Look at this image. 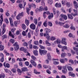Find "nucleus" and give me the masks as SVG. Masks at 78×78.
<instances>
[{
  "mask_svg": "<svg viewBox=\"0 0 78 78\" xmlns=\"http://www.w3.org/2000/svg\"><path fill=\"white\" fill-rule=\"evenodd\" d=\"M73 11H74V12L72 13L71 14H68L67 15L68 18V19H73V17L72 16V15H73V16H74V17L78 15V13L76 10H75V9H73Z\"/></svg>",
  "mask_w": 78,
  "mask_h": 78,
  "instance_id": "f257e3e1",
  "label": "nucleus"
},
{
  "mask_svg": "<svg viewBox=\"0 0 78 78\" xmlns=\"http://www.w3.org/2000/svg\"><path fill=\"white\" fill-rule=\"evenodd\" d=\"M46 31L45 33L44 34V36L45 37L46 36V38L48 41L50 40V35H49V33L51 32V30L48 28H46L45 29Z\"/></svg>",
  "mask_w": 78,
  "mask_h": 78,
  "instance_id": "f03ea898",
  "label": "nucleus"
},
{
  "mask_svg": "<svg viewBox=\"0 0 78 78\" xmlns=\"http://www.w3.org/2000/svg\"><path fill=\"white\" fill-rule=\"evenodd\" d=\"M31 58L33 59L30 60V62L31 64L33 65V66H34V67H36V63L34 61H36V60L37 59V58L34 55H32L31 56Z\"/></svg>",
  "mask_w": 78,
  "mask_h": 78,
  "instance_id": "7ed1b4c3",
  "label": "nucleus"
},
{
  "mask_svg": "<svg viewBox=\"0 0 78 78\" xmlns=\"http://www.w3.org/2000/svg\"><path fill=\"white\" fill-rule=\"evenodd\" d=\"M39 53L41 56L46 55L47 53V51L46 50H42L41 49H39Z\"/></svg>",
  "mask_w": 78,
  "mask_h": 78,
  "instance_id": "20e7f679",
  "label": "nucleus"
},
{
  "mask_svg": "<svg viewBox=\"0 0 78 78\" xmlns=\"http://www.w3.org/2000/svg\"><path fill=\"white\" fill-rule=\"evenodd\" d=\"M13 46H14V48H15V51H17L19 49V45L17 44V43L15 42L14 44H13Z\"/></svg>",
  "mask_w": 78,
  "mask_h": 78,
  "instance_id": "39448f33",
  "label": "nucleus"
},
{
  "mask_svg": "<svg viewBox=\"0 0 78 78\" xmlns=\"http://www.w3.org/2000/svg\"><path fill=\"white\" fill-rule=\"evenodd\" d=\"M62 72L64 74H66L67 73V68H66V66H63L62 68Z\"/></svg>",
  "mask_w": 78,
  "mask_h": 78,
  "instance_id": "423d86ee",
  "label": "nucleus"
},
{
  "mask_svg": "<svg viewBox=\"0 0 78 78\" xmlns=\"http://www.w3.org/2000/svg\"><path fill=\"white\" fill-rule=\"evenodd\" d=\"M6 31V29L5 28H4L3 29V30L2 31V30H1V29L0 28V36H2L5 34V32Z\"/></svg>",
  "mask_w": 78,
  "mask_h": 78,
  "instance_id": "0eeeda50",
  "label": "nucleus"
},
{
  "mask_svg": "<svg viewBox=\"0 0 78 78\" xmlns=\"http://www.w3.org/2000/svg\"><path fill=\"white\" fill-rule=\"evenodd\" d=\"M30 28L32 30H34L36 29V25L33 23H31L30 25Z\"/></svg>",
  "mask_w": 78,
  "mask_h": 78,
  "instance_id": "6e6552de",
  "label": "nucleus"
},
{
  "mask_svg": "<svg viewBox=\"0 0 78 78\" xmlns=\"http://www.w3.org/2000/svg\"><path fill=\"white\" fill-rule=\"evenodd\" d=\"M60 17H61L62 18L64 19V20H67V16L66 15L61 14L60 15Z\"/></svg>",
  "mask_w": 78,
  "mask_h": 78,
  "instance_id": "1a4fd4ad",
  "label": "nucleus"
},
{
  "mask_svg": "<svg viewBox=\"0 0 78 78\" xmlns=\"http://www.w3.org/2000/svg\"><path fill=\"white\" fill-rule=\"evenodd\" d=\"M62 44H64V45H67V42H66V41H66V38H62Z\"/></svg>",
  "mask_w": 78,
  "mask_h": 78,
  "instance_id": "9d476101",
  "label": "nucleus"
},
{
  "mask_svg": "<svg viewBox=\"0 0 78 78\" xmlns=\"http://www.w3.org/2000/svg\"><path fill=\"white\" fill-rule=\"evenodd\" d=\"M20 51H24L25 53H27V49L24 48L23 47H21L20 48Z\"/></svg>",
  "mask_w": 78,
  "mask_h": 78,
  "instance_id": "9b49d317",
  "label": "nucleus"
},
{
  "mask_svg": "<svg viewBox=\"0 0 78 78\" xmlns=\"http://www.w3.org/2000/svg\"><path fill=\"white\" fill-rule=\"evenodd\" d=\"M73 3L74 7L76 9H77V8H78V3H77L76 1H74Z\"/></svg>",
  "mask_w": 78,
  "mask_h": 78,
  "instance_id": "f8f14e48",
  "label": "nucleus"
},
{
  "mask_svg": "<svg viewBox=\"0 0 78 78\" xmlns=\"http://www.w3.org/2000/svg\"><path fill=\"white\" fill-rule=\"evenodd\" d=\"M3 66L4 67H6L7 68H9L10 67V65L9 63H8L6 64V62H4Z\"/></svg>",
  "mask_w": 78,
  "mask_h": 78,
  "instance_id": "ddd939ff",
  "label": "nucleus"
},
{
  "mask_svg": "<svg viewBox=\"0 0 78 78\" xmlns=\"http://www.w3.org/2000/svg\"><path fill=\"white\" fill-rule=\"evenodd\" d=\"M9 20L11 27H14V24H13V21L12 20V19L11 18H9Z\"/></svg>",
  "mask_w": 78,
  "mask_h": 78,
  "instance_id": "4468645a",
  "label": "nucleus"
},
{
  "mask_svg": "<svg viewBox=\"0 0 78 78\" xmlns=\"http://www.w3.org/2000/svg\"><path fill=\"white\" fill-rule=\"evenodd\" d=\"M62 6L61 5V3H56L55 5V6L56 7V8H61Z\"/></svg>",
  "mask_w": 78,
  "mask_h": 78,
  "instance_id": "2eb2a0df",
  "label": "nucleus"
},
{
  "mask_svg": "<svg viewBox=\"0 0 78 78\" xmlns=\"http://www.w3.org/2000/svg\"><path fill=\"white\" fill-rule=\"evenodd\" d=\"M20 16L19 15H18V16H16V19L17 20H19L18 23H20V19H21Z\"/></svg>",
  "mask_w": 78,
  "mask_h": 78,
  "instance_id": "dca6fc26",
  "label": "nucleus"
},
{
  "mask_svg": "<svg viewBox=\"0 0 78 78\" xmlns=\"http://www.w3.org/2000/svg\"><path fill=\"white\" fill-rule=\"evenodd\" d=\"M33 52L35 56H38V50H34L33 51Z\"/></svg>",
  "mask_w": 78,
  "mask_h": 78,
  "instance_id": "f3484780",
  "label": "nucleus"
},
{
  "mask_svg": "<svg viewBox=\"0 0 78 78\" xmlns=\"http://www.w3.org/2000/svg\"><path fill=\"white\" fill-rule=\"evenodd\" d=\"M21 69L23 72H27V67H23L21 68Z\"/></svg>",
  "mask_w": 78,
  "mask_h": 78,
  "instance_id": "a211bd4d",
  "label": "nucleus"
},
{
  "mask_svg": "<svg viewBox=\"0 0 78 78\" xmlns=\"http://www.w3.org/2000/svg\"><path fill=\"white\" fill-rule=\"evenodd\" d=\"M9 35L10 37H11L12 38H14V36L12 34V33L11 31H9Z\"/></svg>",
  "mask_w": 78,
  "mask_h": 78,
  "instance_id": "6ab92c4d",
  "label": "nucleus"
},
{
  "mask_svg": "<svg viewBox=\"0 0 78 78\" xmlns=\"http://www.w3.org/2000/svg\"><path fill=\"white\" fill-rule=\"evenodd\" d=\"M25 23L27 26H28L29 25V23H30V21L27 19H25Z\"/></svg>",
  "mask_w": 78,
  "mask_h": 78,
  "instance_id": "aec40b11",
  "label": "nucleus"
},
{
  "mask_svg": "<svg viewBox=\"0 0 78 78\" xmlns=\"http://www.w3.org/2000/svg\"><path fill=\"white\" fill-rule=\"evenodd\" d=\"M53 17V13H51L50 14V15L48 16V19H51V18Z\"/></svg>",
  "mask_w": 78,
  "mask_h": 78,
  "instance_id": "412c9836",
  "label": "nucleus"
},
{
  "mask_svg": "<svg viewBox=\"0 0 78 78\" xmlns=\"http://www.w3.org/2000/svg\"><path fill=\"white\" fill-rule=\"evenodd\" d=\"M34 23L35 25H37V20L36 18H34Z\"/></svg>",
  "mask_w": 78,
  "mask_h": 78,
  "instance_id": "4be33fe9",
  "label": "nucleus"
},
{
  "mask_svg": "<svg viewBox=\"0 0 78 78\" xmlns=\"http://www.w3.org/2000/svg\"><path fill=\"white\" fill-rule=\"evenodd\" d=\"M66 55H67V54L66 53H62L61 54V58H64L65 56H66Z\"/></svg>",
  "mask_w": 78,
  "mask_h": 78,
  "instance_id": "5701e85b",
  "label": "nucleus"
},
{
  "mask_svg": "<svg viewBox=\"0 0 78 78\" xmlns=\"http://www.w3.org/2000/svg\"><path fill=\"white\" fill-rule=\"evenodd\" d=\"M73 50H75V51H76V54L77 55H78V48H75V47H73Z\"/></svg>",
  "mask_w": 78,
  "mask_h": 78,
  "instance_id": "b1692460",
  "label": "nucleus"
},
{
  "mask_svg": "<svg viewBox=\"0 0 78 78\" xmlns=\"http://www.w3.org/2000/svg\"><path fill=\"white\" fill-rule=\"evenodd\" d=\"M64 50H67V47L66 46H64L62 47V51H64Z\"/></svg>",
  "mask_w": 78,
  "mask_h": 78,
  "instance_id": "393cba45",
  "label": "nucleus"
},
{
  "mask_svg": "<svg viewBox=\"0 0 78 78\" xmlns=\"http://www.w3.org/2000/svg\"><path fill=\"white\" fill-rule=\"evenodd\" d=\"M47 57L48 60L51 59V56L50 55V53H48L47 54Z\"/></svg>",
  "mask_w": 78,
  "mask_h": 78,
  "instance_id": "a878e982",
  "label": "nucleus"
},
{
  "mask_svg": "<svg viewBox=\"0 0 78 78\" xmlns=\"http://www.w3.org/2000/svg\"><path fill=\"white\" fill-rule=\"evenodd\" d=\"M30 10H31V9H29V8H27L26 12L28 15L30 14Z\"/></svg>",
  "mask_w": 78,
  "mask_h": 78,
  "instance_id": "bb28decb",
  "label": "nucleus"
},
{
  "mask_svg": "<svg viewBox=\"0 0 78 78\" xmlns=\"http://www.w3.org/2000/svg\"><path fill=\"white\" fill-rule=\"evenodd\" d=\"M22 28L23 30H26V28H27V26L25 25V24H23L22 25Z\"/></svg>",
  "mask_w": 78,
  "mask_h": 78,
  "instance_id": "cd10ccee",
  "label": "nucleus"
},
{
  "mask_svg": "<svg viewBox=\"0 0 78 78\" xmlns=\"http://www.w3.org/2000/svg\"><path fill=\"white\" fill-rule=\"evenodd\" d=\"M43 25L45 27H47L48 26L47 24V21H45L44 23H43Z\"/></svg>",
  "mask_w": 78,
  "mask_h": 78,
  "instance_id": "c85d7f7f",
  "label": "nucleus"
},
{
  "mask_svg": "<svg viewBox=\"0 0 78 78\" xmlns=\"http://www.w3.org/2000/svg\"><path fill=\"white\" fill-rule=\"evenodd\" d=\"M67 68L69 71H73V68L71 67L68 66L67 67Z\"/></svg>",
  "mask_w": 78,
  "mask_h": 78,
  "instance_id": "c756f323",
  "label": "nucleus"
},
{
  "mask_svg": "<svg viewBox=\"0 0 78 78\" xmlns=\"http://www.w3.org/2000/svg\"><path fill=\"white\" fill-rule=\"evenodd\" d=\"M4 50V46L2 45H0V51H3Z\"/></svg>",
  "mask_w": 78,
  "mask_h": 78,
  "instance_id": "7c9ffc66",
  "label": "nucleus"
},
{
  "mask_svg": "<svg viewBox=\"0 0 78 78\" xmlns=\"http://www.w3.org/2000/svg\"><path fill=\"white\" fill-rule=\"evenodd\" d=\"M59 61L61 63H62V64H64V63H65V60L63 59L60 58Z\"/></svg>",
  "mask_w": 78,
  "mask_h": 78,
  "instance_id": "2f4dec72",
  "label": "nucleus"
},
{
  "mask_svg": "<svg viewBox=\"0 0 78 78\" xmlns=\"http://www.w3.org/2000/svg\"><path fill=\"white\" fill-rule=\"evenodd\" d=\"M34 73H35V74H36V75H37V74H39L41 73L39 72H37V70L35 69H34Z\"/></svg>",
  "mask_w": 78,
  "mask_h": 78,
  "instance_id": "473e14b6",
  "label": "nucleus"
},
{
  "mask_svg": "<svg viewBox=\"0 0 78 78\" xmlns=\"http://www.w3.org/2000/svg\"><path fill=\"white\" fill-rule=\"evenodd\" d=\"M50 39V38H49ZM50 40L51 41H55V40H56V38L55 37H54V36H52L50 38Z\"/></svg>",
  "mask_w": 78,
  "mask_h": 78,
  "instance_id": "72a5a7b5",
  "label": "nucleus"
},
{
  "mask_svg": "<svg viewBox=\"0 0 78 78\" xmlns=\"http://www.w3.org/2000/svg\"><path fill=\"white\" fill-rule=\"evenodd\" d=\"M5 75L2 73L1 74H0V78H5Z\"/></svg>",
  "mask_w": 78,
  "mask_h": 78,
  "instance_id": "f704fd0d",
  "label": "nucleus"
},
{
  "mask_svg": "<svg viewBox=\"0 0 78 78\" xmlns=\"http://www.w3.org/2000/svg\"><path fill=\"white\" fill-rule=\"evenodd\" d=\"M20 23H19V21H15L14 22V25L15 27H17V25L18 24H19Z\"/></svg>",
  "mask_w": 78,
  "mask_h": 78,
  "instance_id": "c9c22d12",
  "label": "nucleus"
},
{
  "mask_svg": "<svg viewBox=\"0 0 78 78\" xmlns=\"http://www.w3.org/2000/svg\"><path fill=\"white\" fill-rule=\"evenodd\" d=\"M71 27H70L71 30H75V27L73 26V24H71Z\"/></svg>",
  "mask_w": 78,
  "mask_h": 78,
  "instance_id": "e433bc0d",
  "label": "nucleus"
},
{
  "mask_svg": "<svg viewBox=\"0 0 78 78\" xmlns=\"http://www.w3.org/2000/svg\"><path fill=\"white\" fill-rule=\"evenodd\" d=\"M41 25H42V22L41 21L38 22L37 24V27H40L41 26Z\"/></svg>",
  "mask_w": 78,
  "mask_h": 78,
  "instance_id": "4c0bfd02",
  "label": "nucleus"
},
{
  "mask_svg": "<svg viewBox=\"0 0 78 78\" xmlns=\"http://www.w3.org/2000/svg\"><path fill=\"white\" fill-rule=\"evenodd\" d=\"M9 41L11 43H12V44H14V42H15L14 39H11Z\"/></svg>",
  "mask_w": 78,
  "mask_h": 78,
  "instance_id": "58836bf2",
  "label": "nucleus"
},
{
  "mask_svg": "<svg viewBox=\"0 0 78 78\" xmlns=\"http://www.w3.org/2000/svg\"><path fill=\"white\" fill-rule=\"evenodd\" d=\"M48 3L51 5L53 3V0H48Z\"/></svg>",
  "mask_w": 78,
  "mask_h": 78,
  "instance_id": "ea45409f",
  "label": "nucleus"
},
{
  "mask_svg": "<svg viewBox=\"0 0 78 78\" xmlns=\"http://www.w3.org/2000/svg\"><path fill=\"white\" fill-rule=\"evenodd\" d=\"M53 64L54 65H58L59 64V62H58L54 61L53 62Z\"/></svg>",
  "mask_w": 78,
  "mask_h": 78,
  "instance_id": "a19ab883",
  "label": "nucleus"
},
{
  "mask_svg": "<svg viewBox=\"0 0 78 78\" xmlns=\"http://www.w3.org/2000/svg\"><path fill=\"white\" fill-rule=\"evenodd\" d=\"M39 47H40L41 49H43V50H45V48L44 46H43L41 45H39Z\"/></svg>",
  "mask_w": 78,
  "mask_h": 78,
  "instance_id": "79ce46f5",
  "label": "nucleus"
},
{
  "mask_svg": "<svg viewBox=\"0 0 78 78\" xmlns=\"http://www.w3.org/2000/svg\"><path fill=\"white\" fill-rule=\"evenodd\" d=\"M48 26H49V27H52V26H53V24H52V23H51V22H48Z\"/></svg>",
  "mask_w": 78,
  "mask_h": 78,
  "instance_id": "37998d69",
  "label": "nucleus"
},
{
  "mask_svg": "<svg viewBox=\"0 0 78 78\" xmlns=\"http://www.w3.org/2000/svg\"><path fill=\"white\" fill-rule=\"evenodd\" d=\"M66 5L67 6L68 8H69L70 6V3L69 2H67L66 4Z\"/></svg>",
  "mask_w": 78,
  "mask_h": 78,
  "instance_id": "c03bdc74",
  "label": "nucleus"
},
{
  "mask_svg": "<svg viewBox=\"0 0 78 78\" xmlns=\"http://www.w3.org/2000/svg\"><path fill=\"white\" fill-rule=\"evenodd\" d=\"M56 42L58 44H61V40L60 39H58L56 40Z\"/></svg>",
  "mask_w": 78,
  "mask_h": 78,
  "instance_id": "a18cd8bd",
  "label": "nucleus"
},
{
  "mask_svg": "<svg viewBox=\"0 0 78 78\" xmlns=\"http://www.w3.org/2000/svg\"><path fill=\"white\" fill-rule=\"evenodd\" d=\"M23 46H24L25 47H27L28 44L27 43V42H25L23 43Z\"/></svg>",
  "mask_w": 78,
  "mask_h": 78,
  "instance_id": "49530a36",
  "label": "nucleus"
},
{
  "mask_svg": "<svg viewBox=\"0 0 78 78\" xmlns=\"http://www.w3.org/2000/svg\"><path fill=\"white\" fill-rule=\"evenodd\" d=\"M4 51L5 53L6 56H9V53L7 52L6 50H4Z\"/></svg>",
  "mask_w": 78,
  "mask_h": 78,
  "instance_id": "de8ad7c7",
  "label": "nucleus"
},
{
  "mask_svg": "<svg viewBox=\"0 0 78 78\" xmlns=\"http://www.w3.org/2000/svg\"><path fill=\"white\" fill-rule=\"evenodd\" d=\"M63 27L64 28H69V25L67 24H66L65 25L63 26Z\"/></svg>",
  "mask_w": 78,
  "mask_h": 78,
  "instance_id": "09e8293b",
  "label": "nucleus"
},
{
  "mask_svg": "<svg viewBox=\"0 0 78 78\" xmlns=\"http://www.w3.org/2000/svg\"><path fill=\"white\" fill-rule=\"evenodd\" d=\"M2 37L3 38V39H6L8 37L7 35H6V34L4 35L3 36H2Z\"/></svg>",
  "mask_w": 78,
  "mask_h": 78,
  "instance_id": "8fccbe9b",
  "label": "nucleus"
},
{
  "mask_svg": "<svg viewBox=\"0 0 78 78\" xmlns=\"http://www.w3.org/2000/svg\"><path fill=\"white\" fill-rule=\"evenodd\" d=\"M39 11H42L43 10H44V9L43 8V7L40 6L39 7V9H38Z\"/></svg>",
  "mask_w": 78,
  "mask_h": 78,
  "instance_id": "3c124183",
  "label": "nucleus"
},
{
  "mask_svg": "<svg viewBox=\"0 0 78 78\" xmlns=\"http://www.w3.org/2000/svg\"><path fill=\"white\" fill-rule=\"evenodd\" d=\"M52 10L53 11V14L54 15L56 14V9L55 8H53Z\"/></svg>",
  "mask_w": 78,
  "mask_h": 78,
  "instance_id": "603ef678",
  "label": "nucleus"
},
{
  "mask_svg": "<svg viewBox=\"0 0 78 78\" xmlns=\"http://www.w3.org/2000/svg\"><path fill=\"white\" fill-rule=\"evenodd\" d=\"M45 43L48 45V46H50V44L48 42V41L47 40L46 41Z\"/></svg>",
  "mask_w": 78,
  "mask_h": 78,
  "instance_id": "864d4df0",
  "label": "nucleus"
},
{
  "mask_svg": "<svg viewBox=\"0 0 78 78\" xmlns=\"http://www.w3.org/2000/svg\"><path fill=\"white\" fill-rule=\"evenodd\" d=\"M66 1H62L61 2L62 4V5H66Z\"/></svg>",
  "mask_w": 78,
  "mask_h": 78,
  "instance_id": "5fc2aeb1",
  "label": "nucleus"
},
{
  "mask_svg": "<svg viewBox=\"0 0 78 78\" xmlns=\"http://www.w3.org/2000/svg\"><path fill=\"white\" fill-rule=\"evenodd\" d=\"M19 65L20 66V67H23V63L21 62H19Z\"/></svg>",
  "mask_w": 78,
  "mask_h": 78,
  "instance_id": "6e6d98bb",
  "label": "nucleus"
},
{
  "mask_svg": "<svg viewBox=\"0 0 78 78\" xmlns=\"http://www.w3.org/2000/svg\"><path fill=\"white\" fill-rule=\"evenodd\" d=\"M45 14H45V12H44L43 13V16L44 19H45L46 18V15Z\"/></svg>",
  "mask_w": 78,
  "mask_h": 78,
  "instance_id": "4d7b16f0",
  "label": "nucleus"
},
{
  "mask_svg": "<svg viewBox=\"0 0 78 78\" xmlns=\"http://www.w3.org/2000/svg\"><path fill=\"white\" fill-rule=\"evenodd\" d=\"M16 30V28H13L11 30V31L12 32V33H14V31H15V30Z\"/></svg>",
  "mask_w": 78,
  "mask_h": 78,
  "instance_id": "13d9d810",
  "label": "nucleus"
},
{
  "mask_svg": "<svg viewBox=\"0 0 78 78\" xmlns=\"http://www.w3.org/2000/svg\"><path fill=\"white\" fill-rule=\"evenodd\" d=\"M8 12H9V11H7V12H5V15L7 17H9V13Z\"/></svg>",
  "mask_w": 78,
  "mask_h": 78,
  "instance_id": "bf43d9fd",
  "label": "nucleus"
},
{
  "mask_svg": "<svg viewBox=\"0 0 78 78\" xmlns=\"http://www.w3.org/2000/svg\"><path fill=\"white\" fill-rule=\"evenodd\" d=\"M3 14H2L0 16V18L1 20H2V21H3Z\"/></svg>",
  "mask_w": 78,
  "mask_h": 78,
  "instance_id": "052dcab7",
  "label": "nucleus"
},
{
  "mask_svg": "<svg viewBox=\"0 0 78 78\" xmlns=\"http://www.w3.org/2000/svg\"><path fill=\"white\" fill-rule=\"evenodd\" d=\"M0 60L1 62H3L4 61V57H2L1 58Z\"/></svg>",
  "mask_w": 78,
  "mask_h": 78,
  "instance_id": "680f3d73",
  "label": "nucleus"
},
{
  "mask_svg": "<svg viewBox=\"0 0 78 78\" xmlns=\"http://www.w3.org/2000/svg\"><path fill=\"white\" fill-rule=\"evenodd\" d=\"M25 66H29V62H25Z\"/></svg>",
  "mask_w": 78,
  "mask_h": 78,
  "instance_id": "e2e57ef3",
  "label": "nucleus"
},
{
  "mask_svg": "<svg viewBox=\"0 0 78 78\" xmlns=\"http://www.w3.org/2000/svg\"><path fill=\"white\" fill-rule=\"evenodd\" d=\"M18 15L20 17V16H23V12H22L20 13H19Z\"/></svg>",
  "mask_w": 78,
  "mask_h": 78,
  "instance_id": "0e129e2a",
  "label": "nucleus"
},
{
  "mask_svg": "<svg viewBox=\"0 0 78 78\" xmlns=\"http://www.w3.org/2000/svg\"><path fill=\"white\" fill-rule=\"evenodd\" d=\"M22 34L23 36H26V32L25 31H23L22 33Z\"/></svg>",
  "mask_w": 78,
  "mask_h": 78,
  "instance_id": "69168bd1",
  "label": "nucleus"
},
{
  "mask_svg": "<svg viewBox=\"0 0 78 78\" xmlns=\"http://www.w3.org/2000/svg\"><path fill=\"white\" fill-rule=\"evenodd\" d=\"M4 21L6 23H8L9 22V21H8V19H7V18H6L5 19Z\"/></svg>",
  "mask_w": 78,
  "mask_h": 78,
  "instance_id": "338daca9",
  "label": "nucleus"
},
{
  "mask_svg": "<svg viewBox=\"0 0 78 78\" xmlns=\"http://www.w3.org/2000/svg\"><path fill=\"white\" fill-rule=\"evenodd\" d=\"M38 69H42V65L41 64H39L38 65Z\"/></svg>",
  "mask_w": 78,
  "mask_h": 78,
  "instance_id": "774afa93",
  "label": "nucleus"
}]
</instances>
